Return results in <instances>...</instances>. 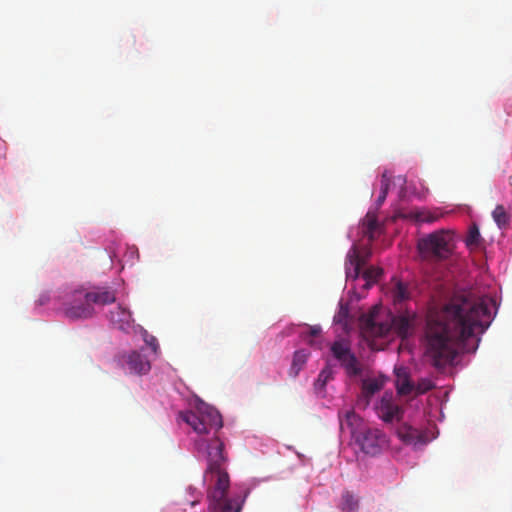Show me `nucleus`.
Here are the masks:
<instances>
[{
	"label": "nucleus",
	"instance_id": "obj_1",
	"mask_svg": "<svg viewBox=\"0 0 512 512\" xmlns=\"http://www.w3.org/2000/svg\"><path fill=\"white\" fill-rule=\"evenodd\" d=\"M493 301L487 298L455 299L443 309L431 311L425 329L426 354L432 365L442 368L450 364L459 351L474 352L479 334L489 327Z\"/></svg>",
	"mask_w": 512,
	"mask_h": 512
},
{
	"label": "nucleus",
	"instance_id": "obj_26",
	"mask_svg": "<svg viewBox=\"0 0 512 512\" xmlns=\"http://www.w3.org/2000/svg\"><path fill=\"white\" fill-rule=\"evenodd\" d=\"M331 376V371L330 370H322L320 372V374L318 375V378L315 382V387L316 388H323L325 386V384L327 383V381L329 380Z\"/></svg>",
	"mask_w": 512,
	"mask_h": 512
},
{
	"label": "nucleus",
	"instance_id": "obj_23",
	"mask_svg": "<svg viewBox=\"0 0 512 512\" xmlns=\"http://www.w3.org/2000/svg\"><path fill=\"white\" fill-rule=\"evenodd\" d=\"M383 274V270L378 267H369L363 273V278L366 280L365 287H370L375 283Z\"/></svg>",
	"mask_w": 512,
	"mask_h": 512
},
{
	"label": "nucleus",
	"instance_id": "obj_7",
	"mask_svg": "<svg viewBox=\"0 0 512 512\" xmlns=\"http://www.w3.org/2000/svg\"><path fill=\"white\" fill-rule=\"evenodd\" d=\"M355 440L365 454L376 455L386 445L385 434L377 428H366L355 435Z\"/></svg>",
	"mask_w": 512,
	"mask_h": 512
},
{
	"label": "nucleus",
	"instance_id": "obj_14",
	"mask_svg": "<svg viewBox=\"0 0 512 512\" xmlns=\"http://www.w3.org/2000/svg\"><path fill=\"white\" fill-rule=\"evenodd\" d=\"M384 386V381L378 378H368L362 381L361 394L358 398V404L367 407L372 396L379 392Z\"/></svg>",
	"mask_w": 512,
	"mask_h": 512
},
{
	"label": "nucleus",
	"instance_id": "obj_6",
	"mask_svg": "<svg viewBox=\"0 0 512 512\" xmlns=\"http://www.w3.org/2000/svg\"><path fill=\"white\" fill-rule=\"evenodd\" d=\"M391 318L390 322H378L373 313L363 320V328L366 333L375 337H386L394 332L401 338H406L412 331L415 314L409 311Z\"/></svg>",
	"mask_w": 512,
	"mask_h": 512
},
{
	"label": "nucleus",
	"instance_id": "obj_2",
	"mask_svg": "<svg viewBox=\"0 0 512 512\" xmlns=\"http://www.w3.org/2000/svg\"><path fill=\"white\" fill-rule=\"evenodd\" d=\"M182 420L186 422L200 438L195 441L198 452L206 455L207 468L205 471H218L227 462L224 453V443L218 436L207 440L203 437L211 431L218 432L222 426V416L214 407L201 404L195 411L182 412Z\"/></svg>",
	"mask_w": 512,
	"mask_h": 512
},
{
	"label": "nucleus",
	"instance_id": "obj_5",
	"mask_svg": "<svg viewBox=\"0 0 512 512\" xmlns=\"http://www.w3.org/2000/svg\"><path fill=\"white\" fill-rule=\"evenodd\" d=\"M417 249L424 260L445 261L453 255L455 250L454 233L448 229L431 232L418 239Z\"/></svg>",
	"mask_w": 512,
	"mask_h": 512
},
{
	"label": "nucleus",
	"instance_id": "obj_31",
	"mask_svg": "<svg viewBox=\"0 0 512 512\" xmlns=\"http://www.w3.org/2000/svg\"><path fill=\"white\" fill-rule=\"evenodd\" d=\"M133 254H135V255L138 257V251H137V249L133 248V249L131 250V255H133Z\"/></svg>",
	"mask_w": 512,
	"mask_h": 512
},
{
	"label": "nucleus",
	"instance_id": "obj_30",
	"mask_svg": "<svg viewBox=\"0 0 512 512\" xmlns=\"http://www.w3.org/2000/svg\"><path fill=\"white\" fill-rule=\"evenodd\" d=\"M308 329H309V335L311 337H317L321 333V327L318 325L309 326Z\"/></svg>",
	"mask_w": 512,
	"mask_h": 512
},
{
	"label": "nucleus",
	"instance_id": "obj_27",
	"mask_svg": "<svg viewBox=\"0 0 512 512\" xmlns=\"http://www.w3.org/2000/svg\"><path fill=\"white\" fill-rule=\"evenodd\" d=\"M388 190H389V188L382 187V186L380 187V194L376 200V204L378 206H381L384 203V201L387 197V194H388Z\"/></svg>",
	"mask_w": 512,
	"mask_h": 512
},
{
	"label": "nucleus",
	"instance_id": "obj_21",
	"mask_svg": "<svg viewBox=\"0 0 512 512\" xmlns=\"http://www.w3.org/2000/svg\"><path fill=\"white\" fill-rule=\"evenodd\" d=\"M308 354L304 350L294 353L292 365L289 369V375L295 378L307 361Z\"/></svg>",
	"mask_w": 512,
	"mask_h": 512
},
{
	"label": "nucleus",
	"instance_id": "obj_12",
	"mask_svg": "<svg viewBox=\"0 0 512 512\" xmlns=\"http://www.w3.org/2000/svg\"><path fill=\"white\" fill-rule=\"evenodd\" d=\"M391 298L395 310L400 312L404 304L412 298V289L410 285L401 280L395 281V284L391 290Z\"/></svg>",
	"mask_w": 512,
	"mask_h": 512
},
{
	"label": "nucleus",
	"instance_id": "obj_15",
	"mask_svg": "<svg viewBox=\"0 0 512 512\" xmlns=\"http://www.w3.org/2000/svg\"><path fill=\"white\" fill-rule=\"evenodd\" d=\"M109 320L115 327L124 331L130 329L133 323L131 312L121 305L110 311Z\"/></svg>",
	"mask_w": 512,
	"mask_h": 512
},
{
	"label": "nucleus",
	"instance_id": "obj_29",
	"mask_svg": "<svg viewBox=\"0 0 512 512\" xmlns=\"http://www.w3.org/2000/svg\"><path fill=\"white\" fill-rule=\"evenodd\" d=\"M391 183V177L388 175V173L385 171L381 176V186L389 188Z\"/></svg>",
	"mask_w": 512,
	"mask_h": 512
},
{
	"label": "nucleus",
	"instance_id": "obj_8",
	"mask_svg": "<svg viewBox=\"0 0 512 512\" xmlns=\"http://www.w3.org/2000/svg\"><path fill=\"white\" fill-rule=\"evenodd\" d=\"M331 352L350 377L359 376L362 373V367L351 352L348 343L335 341L331 346Z\"/></svg>",
	"mask_w": 512,
	"mask_h": 512
},
{
	"label": "nucleus",
	"instance_id": "obj_3",
	"mask_svg": "<svg viewBox=\"0 0 512 512\" xmlns=\"http://www.w3.org/2000/svg\"><path fill=\"white\" fill-rule=\"evenodd\" d=\"M115 300V292L107 288L92 291L78 289L72 292L65 307V315L70 319H87L95 313L93 305H107Z\"/></svg>",
	"mask_w": 512,
	"mask_h": 512
},
{
	"label": "nucleus",
	"instance_id": "obj_28",
	"mask_svg": "<svg viewBox=\"0 0 512 512\" xmlns=\"http://www.w3.org/2000/svg\"><path fill=\"white\" fill-rule=\"evenodd\" d=\"M146 343L152 348L154 352H157L159 349L158 341L154 336H150L149 339H146Z\"/></svg>",
	"mask_w": 512,
	"mask_h": 512
},
{
	"label": "nucleus",
	"instance_id": "obj_19",
	"mask_svg": "<svg viewBox=\"0 0 512 512\" xmlns=\"http://www.w3.org/2000/svg\"><path fill=\"white\" fill-rule=\"evenodd\" d=\"M339 420L341 429L346 427L355 437V435L358 433L356 432V429L361 422V418L353 410H346L339 412Z\"/></svg>",
	"mask_w": 512,
	"mask_h": 512
},
{
	"label": "nucleus",
	"instance_id": "obj_17",
	"mask_svg": "<svg viewBox=\"0 0 512 512\" xmlns=\"http://www.w3.org/2000/svg\"><path fill=\"white\" fill-rule=\"evenodd\" d=\"M397 393L402 396L411 394L414 391V384L411 382L407 369L404 367L395 368Z\"/></svg>",
	"mask_w": 512,
	"mask_h": 512
},
{
	"label": "nucleus",
	"instance_id": "obj_24",
	"mask_svg": "<svg viewBox=\"0 0 512 512\" xmlns=\"http://www.w3.org/2000/svg\"><path fill=\"white\" fill-rule=\"evenodd\" d=\"M492 216L497 225L502 228L508 224L509 217L506 213L505 208L502 205L496 206L492 212Z\"/></svg>",
	"mask_w": 512,
	"mask_h": 512
},
{
	"label": "nucleus",
	"instance_id": "obj_22",
	"mask_svg": "<svg viewBox=\"0 0 512 512\" xmlns=\"http://www.w3.org/2000/svg\"><path fill=\"white\" fill-rule=\"evenodd\" d=\"M358 506V499L351 492L346 491L342 494L341 510L343 512H356Z\"/></svg>",
	"mask_w": 512,
	"mask_h": 512
},
{
	"label": "nucleus",
	"instance_id": "obj_32",
	"mask_svg": "<svg viewBox=\"0 0 512 512\" xmlns=\"http://www.w3.org/2000/svg\"><path fill=\"white\" fill-rule=\"evenodd\" d=\"M197 503H198V501H192V502H191V505H192V506H194V505H195V504H197Z\"/></svg>",
	"mask_w": 512,
	"mask_h": 512
},
{
	"label": "nucleus",
	"instance_id": "obj_16",
	"mask_svg": "<svg viewBox=\"0 0 512 512\" xmlns=\"http://www.w3.org/2000/svg\"><path fill=\"white\" fill-rule=\"evenodd\" d=\"M361 233L369 242H372L380 231V224L374 213L368 212L361 223Z\"/></svg>",
	"mask_w": 512,
	"mask_h": 512
},
{
	"label": "nucleus",
	"instance_id": "obj_18",
	"mask_svg": "<svg viewBox=\"0 0 512 512\" xmlns=\"http://www.w3.org/2000/svg\"><path fill=\"white\" fill-rule=\"evenodd\" d=\"M127 365L131 372L137 374H146L151 368L149 361L136 351L128 355Z\"/></svg>",
	"mask_w": 512,
	"mask_h": 512
},
{
	"label": "nucleus",
	"instance_id": "obj_20",
	"mask_svg": "<svg viewBox=\"0 0 512 512\" xmlns=\"http://www.w3.org/2000/svg\"><path fill=\"white\" fill-rule=\"evenodd\" d=\"M464 242L470 251L477 250L483 245L484 239L482 238L479 227L476 223H472L469 226Z\"/></svg>",
	"mask_w": 512,
	"mask_h": 512
},
{
	"label": "nucleus",
	"instance_id": "obj_13",
	"mask_svg": "<svg viewBox=\"0 0 512 512\" xmlns=\"http://www.w3.org/2000/svg\"><path fill=\"white\" fill-rule=\"evenodd\" d=\"M397 436L399 439L407 445L425 444L426 436L419 429L403 423L397 428Z\"/></svg>",
	"mask_w": 512,
	"mask_h": 512
},
{
	"label": "nucleus",
	"instance_id": "obj_11",
	"mask_svg": "<svg viewBox=\"0 0 512 512\" xmlns=\"http://www.w3.org/2000/svg\"><path fill=\"white\" fill-rule=\"evenodd\" d=\"M364 264L365 259L360 255L358 247L353 245L346 256L345 271L347 279H357Z\"/></svg>",
	"mask_w": 512,
	"mask_h": 512
},
{
	"label": "nucleus",
	"instance_id": "obj_10",
	"mask_svg": "<svg viewBox=\"0 0 512 512\" xmlns=\"http://www.w3.org/2000/svg\"><path fill=\"white\" fill-rule=\"evenodd\" d=\"M443 216L444 213L439 208H414L406 213L399 214V217L410 219L417 223H434Z\"/></svg>",
	"mask_w": 512,
	"mask_h": 512
},
{
	"label": "nucleus",
	"instance_id": "obj_25",
	"mask_svg": "<svg viewBox=\"0 0 512 512\" xmlns=\"http://www.w3.org/2000/svg\"><path fill=\"white\" fill-rule=\"evenodd\" d=\"M435 384L429 378H421L418 380L417 384L414 385V391L417 395L424 394L432 389H434Z\"/></svg>",
	"mask_w": 512,
	"mask_h": 512
},
{
	"label": "nucleus",
	"instance_id": "obj_9",
	"mask_svg": "<svg viewBox=\"0 0 512 512\" xmlns=\"http://www.w3.org/2000/svg\"><path fill=\"white\" fill-rule=\"evenodd\" d=\"M378 417L385 423L400 421L403 417V408L395 401L392 392H385L376 405Z\"/></svg>",
	"mask_w": 512,
	"mask_h": 512
},
{
	"label": "nucleus",
	"instance_id": "obj_4",
	"mask_svg": "<svg viewBox=\"0 0 512 512\" xmlns=\"http://www.w3.org/2000/svg\"><path fill=\"white\" fill-rule=\"evenodd\" d=\"M208 474L216 476V482L207 494L209 509L212 512H241L247 497V491L228 497L230 479L226 469L221 467L218 471H205V475Z\"/></svg>",
	"mask_w": 512,
	"mask_h": 512
}]
</instances>
